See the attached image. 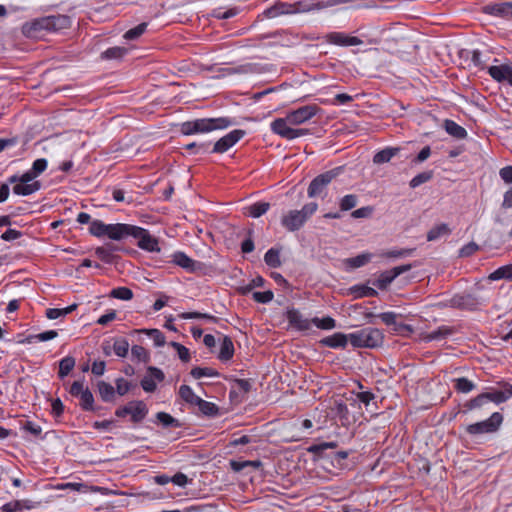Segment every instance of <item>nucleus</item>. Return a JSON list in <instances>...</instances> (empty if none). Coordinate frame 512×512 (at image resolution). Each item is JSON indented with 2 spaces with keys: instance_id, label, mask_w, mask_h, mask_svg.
<instances>
[{
  "instance_id": "64",
  "label": "nucleus",
  "mask_w": 512,
  "mask_h": 512,
  "mask_svg": "<svg viewBox=\"0 0 512 512\" xmlns=\"http://www.w3.org/2000/svg\"><path fill=\"white\" fill-rule=\"evenodd\" d=\"M47 168V160L44 158L36 159L33 164L32 168L30 169L34 175L39 176L41 173H43Z\"/></svg>"
},
{
  "instance_id": "23",
  "label": "nucleus",
  "mask_w": 512,
  "mask_h": 512,
  "mask_svg": "<svg viewBox=\"0 0 512 512\" xmlns=\"http://www.w3.org/2000/svg\"><path fill=\"white\" fill-rule=\"evenodd\" d=\"M349 341V334H343L341 332L334 333L333 335L327 336L321 340V344L329 348H345Z\"/></svg>"
},
{
  "instance_id": "40",
  "label": "nucleus",
  "mask_w": 512,
  "mask_h": 512,
  "mask_svg": "<svg viewBox=\"0 0 512 512\" xmlns=\"http://www.w3.org/2000/svg\"><path fill=\"white\" fill-rule=\"evenodd\" d=\"M489 280L498 281L501 279H509L512 280V264L504 265L497 268L489 275Z\"/></svg>"
},
{
  "instance_id": "1",
  "label": "nucleus",
  "mask_w": 512,
  "mask_h": 512,
  "mask_svg": "<svg viewBox=\"0 0 512 512\" xmlns=\"http://www.w3.org/2000/svg\"><path fill=\"white\" fill-rule=\"evenodd\" d=\"M340 0H327L320 2H311L310 0H299L294 3L278 1L274 5L266 8L262 15L265 18H275L281 15H291L297 13L320 10L338 4Z\"/></svg>"
},
{
  "instance_id": "44",
  "label": "nucleus",
  "mask_w": 512,
  "mask_h": 512,
  "mask_svg": "<svg viewBox=\"0 0 512 512\" xmlns=\"http://www.w3.org/2000/svg\"><path fill=\"white\" fill-rule=\"evenodd\" d=\"M453 382L455 390L460 393H469L476 387L474 382L465 377L456 378Z\"/></svg>"
},
{
  "instance_id": "22",
  "label": "nucleus",
  "mask_w": 512,
  "mask_h": 512,
  "mask_svg": "<svg viewBox=\"0 0 512 512\" xmlns=\"http://www.w3.org/2000/svg\"><path fill=\"white\" fill-rule=\"evenodd\" d=\"M378 317L382 320V322L387 326H394V331L402 332L404 330L412 332V327L408 324L397 323L396 319L398 315L395 312H383L378 314Z\"/></svg>"
},
{
  "instance_id": "18",
  "label": "nucleus",
  "mask_w": 512,
  "mask_h": 512,
  "mask_svg": "<svg viewBox=\"0 0 512 512\" xmlns=\"http://www.w3.org/2000/svg\"><path fill=\"white\" fill-rule=\"evenodd\" d=\"M326 42L338 46H357L362 44V40L355 36L346 35L343 32H331L325 36Z\"/></svg>"
},
{
  "instance_id": "20",
  "label": "nucleus",
  "mask_w": 512,
  "mask_h": 512,
  "mask_svg": "<svg viewBox=\"0 0 512 512\" xmlns=\"http://www.w3.org/2000/svg\"><path fill=\"white\" fill-rule=\"evenodd\" d=\"M488 74L497 82H507L512 85V67L510 65L490 66Z\"/></svg>"
},
{
  "instance_id": "60",
  "label": "nucleus",
  "mask_w": 512,
  "mask_h": 512,
  "mask_svg": "<svg viewBox=\"0 0 512 512\" xmlns=\"http://www.w3.org/2000/svg\"><path fill=\"white\" fill-rule=\"evenodd\" d=\"M58 335V333L55 331V330H48V331H45V332H42V333H39L37 335H33V336H29L26 338V342L27 343H32V340L33 339H36L38 341H49V340H52L54 338H56Z\"/></svg>"
},
{
  "instance_id": "58",
  "label": "nucleus",
  "mask_w": 512,
  "mask_h": 512,
  "mask_svg": "<svg viewBox=\"0 0 512 512\" xmlns=\"http://www.w3.org/2000/svg\"><path fill=\"white\" fill-rule=\"evenodd\" d=\"M131 355L134 359L142 362H148L150 360V356L146 349L140 345H133L131 348Z\"/></svg>"
},
{
  "instance_id": "8",
  "label": "nucleus",
  "mask_w": 512,
  "mask_h": 512,
  "mask_svg": "<svg viewBox=\"0 0 512 512\" xmlns=\"http://www.w3.org/2000/svg\"><path fill=\"white\" fill-rule=\"evenodd\" d=\"M343 168L342 167H336L334 169H331L329 171H326L322 174H319L316 176L309 184L307 189V195L310 198H314L317 196H321L327 186L337 177L341 174Z\"/></svg>"
},
{
  "instance_id": "7",
  "label": "nucleus",
  "mask_w": 512,
  "mask_h": 512,
  "mask_svg": "<svg viewBox=\"0 0 512 512\" xmlns=\"http://www.w3.org/2000/svg\"><path fill=\"white\" fill-rule=\"evenodd\" d=\"M148 407L142 400H132L124 406H120L115 410V416L125 418L130 416V421L134 424L141 423L148 415Z\"/></svg>"
},
{
  "instance_id": "26",
  "label": "nucleus",
  "mask_w": 512,
  "mask_h": 512,
  "mask_svg": "<svg viewBox=\"0 0 512 512\" xmlns=\"http://www.w3.org/2000/svg\"><path fill=\"white\" fill-rule=\"evenodd\" d=\"M96 387L103 402H114L116 397L115 388L110 383L101 380L97 382Z\"/></svg>"
},
{
  "instance_id": "6",
  "label": "nucleus",
  "mask_w": 512,
  "mask_h": 512,
  "mask_svg": "<svg viewBox=\"0 0 512 512\" xmlns=\"http://www.w3.org/2000/svg\"><path fill=\"white\" fill-rule=\"evenodd\" d=\"M125 229V223L105 224L103 221L96 219L91 221L89 233L95 237L107 236L111 240L120 241L124 239Z\"/></svg>"
},
{
  "instance_id": "46",
  "label": "nucleus",
  "mask_w": 512,
  "mask_h": 512,
  "mask_svg": "<svg viewBox=\"0 0 512 512\" xmlns=\"http://www.w3.org/2000/svg\"><path fill=\"white\" fill-rule=\"evenodd\" d=\"M128 50L125 47H111L102 52L101 57L103 59L111 60V59H121L127 54Z\"/></svg>"
},
{
  "instance_id": "42",
  "label": "nucleus",
  "mask_w": 512,
  "mask_h": 512,
  "mask_svg": "<svg viewBox=\"0 0 512 512\" xmlns=\"http://www.w3.org/2000/svg\"><path fill=\"white\" fill-rule=\"evenodd\" d=\"M264 261L267 266L271 268H278L281 266L280 251L276 248H270L264 255Z\"/></svg>"
},
{
  "instance_id": "32",
  "label": "nucleus",
  "mask_w": 512,
  "mask_h": 512,
  "mask_svg": "<svg viewBox=\"0 0 512 512\" xmlns=\"http://www.w3.org/2000/svg\"><path fill=\"white\" fill-rule=\"evenodd\" d=\"M400 152V148L398 147H387L379 152H377L373 157V162L375 164H384L389 162L394 156H396Z\"/></svg>"
},
{
  "instance_id": "50",
  "label": "nucleus",
  "mask_w": 512,
  "mask_h": 512,
  "mask_svg": "<svg viewBox=\"0 0 512 512\" xmlns=\"http://www.w3.org/2000/svg\"><path fill=\"white\" fill-rule=\"evenodd\" d=\"M147 26L148 24L146 22L140 23L137 26L126 31L123 37L126 40H136L145 33Z\"/></svg>"
},
{
  "instance_id": "14",
  "label": "nucleus",
  "mask_w": 512,
  "mask_h": 512,
  "mask_svg": "<svg viewBox=\"0 0 512 512\" xmlns=\"http://www.w3.org/2000/svg\"><path fill=\"white\" fill-rule=\"evenodd\" d=\"M320 108L317 105H305L287 114L291 125H300L313 118Z\"/></svg>"
},
{
  "instance_id": "45",
  "label": "nucleus",
  "mask_w": 512,
  "mask_h": 512,
  "mask_svg": "<svg viewBox=\"0 0 512 512\" xmlns=\"http://www.w3.org/2000/svg\"><path fill=\"white\" fill-rule=\"evenodd\" d=\"M338 447V443L336 441L330 442H321L319 444H313L307 448V452L312 453L317 456H322L323 452L327 449H334Z\"/></svg>"
},
{
  "instance_id": "57",
  "label": "nucleus",
  "mask_w": 512,
  "mask_h": 512,
  "mask_svg": "<svg viewBox=\"0 0 512 512\" xmlns=\"http://www.w3.org/2000/svg\"><path fill=\"white\" fill-rule=\"evenodd\" d=\"M170 346L173 347L177 351L178 357L182 362L187 363L190 361L191 356H190V351L188 348H186L184 345H182L178 342H174V341L170 342Z\"/></svg>"
},
{
  "instance_id": "43",
  "label": "nucleus",
  "mask_w": 512,
  "mask_h": 512,
  "mask_svg": "<svg viewBox=\"0 0 512 512\" xmlns=\"http://www.w3.org/2000/svg\"><path fill=\"white\" fill-rule=\"evenodd\" d=\"M156 419L163 427L180 428L182 426L178 419L174 418L173 416L166 412H158L156 414Z\"/></svg>"
},
{
  "instance_id": "5",
  "label": "nucleus",
  "mask_w": 512,
  "mask_h": 512,
  "mask_svg": "<svg viewBox=\"0 0 512 512\" xmlns=\"http://www.w3.org/2000/svg\"><path fill=\"white\" fill-rule=\"evenodd\" d=\"M132 236L137 239V246L147 252H160L159 240L151 235L147 229L139 226L126 224L124 239Z\"/></svg>"
},
{
  "instance_id": "15",
  "label": "nucleus",
  "mask_w": 512,
  "mask_h": 512,
  "mask_svg": "<svg viewBox=\"0 0 512 512\" xmlns=\"http://www.w3.org/2000/svg\"><path fill=\"white\" fill-rule=\"evenodd\" d=\"M148 375L144 376L140 382L145 392L152 393L157 388V382H162L165 378L163 371L157 367L149 366L147 368Z\"/></svg>"
},
{
  "instance_id": "49",
  "label": "nucleus",
  "mask_w": 512,
  "mask_h": 512,
  "mask_svg": "<svg viewBox=\"0 0 512 512\" xmlns=\"http://www.w3.org/2000/svg\"><path fill=\"white\" fill-rule=\"evenodd\" d=\"M312 324L322 330H331L336 327V321L330 316L323 318L314 317L312 318Z\"/></svg>"
},
{
  "instance_id": "24",
  "label": "nucleus",
  "mask_w": 512,
  "mask_h": 512,
  "mask_svg": "<svg viewBox=\"0 0 512 512\" xmlns=\"http://www.w3.org/2000/svg\"><path fill=\"white\" fill-rule=\"evenodd\" d=\"M118 250L119 248L116 245L108 243L105 246L97 247L95 249V255L101 261L107 264H112L116 259L114 252Z\"/></svg>"
},
{
  "instance_id": "38",
  "label": "nucleus",
  "mask_w": 512,
  "mask_h": 512,
  "mask_svg": "<svg viewBox=\"0 0 512 512\" xmlns=\"http://www.w3.org/2000/svg\"><path fill=\"white\" fill-rule=\"evenodd\" d=\"M372 259L371 253H362L355 257H351L345 260V263L352 269L360 268Z\"/></svg>"
},
{
  "instance_id": "47",
  "label": "nucleus",
  "mask_w": 512,
  "mask_h": 512,
  "mask_svg": "<svg viewBox=\"0 0 512 512\" xmlns=\"http://www.w3.org/2000/svg\"><path fill=\"white\" fill-rule=\"evenodd\" d=\"M190 375L194 379H200L202 377H218L220 374L213 368L209 367H194L190 371Z\"/></svg>"
},
{
  "instance_id": "3",
  "label": "nucleus",
  "mask_w": 512,
  "mask_h": 512,
  "mask_svg": "<svg viewBox=\"0 0 512 512\" xmlns=\"http://www.w3.org/2000/svg\"><path fill=\"white\" fill-rule=\"evenodd\" d=\"M318 204L310 202L305 204L301 210H290L281 218V225L289 232L300 230L308 219L317 211Z\"/></svg>"
},
{
  "instance_id": "34",
  "label": "nucleus",
  "mask_w": 512,
  "mask_h": 512,
  "mask_svg": "<svg viewBox=\"0 0 512 512\" xmlns=\"http://www.w3.org/2000/svg\"><path fill=\"white\" fill-rule=\"evenodd\" d=\"M395 276L392 270H386L380 273L377 279H375L372 284L380 290H385L388 286L395 280Z\"/></svg>"
},
{
  "instance_id": "56",
  "label": "nucleus",
  "mask_w": 512,
  "mask_h": 512,
  "mask_svg": "<svg viewBox=\"0 0 512 512\" xmlns=\"http://www.w3.org/2000/svg\"><path fill=\"white\" fill-rule=\"evenodd\" d=\"M115 384H116L115 394H118L119 396H124L135 386L131 382L125 380L122 377L117 378L115 380Z\"/></svg>"
},
{
  "instance_id": "2",
  "label": "nucleus",
  "mask_w": 512,
  "mask_h": 512,
  "mask_svg": "<svg viewBox=\"0 0 512 512\" xmlns=\"http://www.w3.org/2000/svg\"><path fill=\"white\" fill-rule=\"evenodd\" d=\"M231 125H233V121L228 117L199 118L181 123L179 131L183 135H193L225 129Z\"/></svg>"
},
{
  "instance_id": "19",
  "label": "nucleus",
  "mask_w": 512,
  "mask_h": 512,
  "mask_svg": "<svg viewBox=\"0 0 512 512\" xmlns=\"http://www.w3.org/2000/svg\"><path fill=\"white\" fill-rule=\"evenodd\" d=\"M451 307L465 310H474L479 305L477 297L472 294H456L450 300Z\"/></svg>"
},
{
  "instance_id": "36",
  "label": "nucleus",
  "mask_w": 512,
  "mask_h": 512,
  "mask_svg": "<svg viewBox=\"0 0 512 512\" xmlns=\"http://www.w3.org/2000/svg\"><path fill=\"white\" fill-rule=\"evenodd\" d=\"M76 361L72 356H66L59 362L58 376L60 379H64L75 367Z\"/></svg>"
},
{
  "instance_id": "59",
  "label": "nucleus",
  "mask_w": 512,
  "mask_h": 512,
  "mask_svg": "<svg viewBox=\"0 0 512 512\" xmlns=\"http://www.w3.org/2000/svg\"><path fill=\"white\" fill-rule=\"evenodd\" d=\"M210 144L207 142L196 143L192 142L185 146V149L191 151L194 154H204L209 152Z\"/></svg>"
},
{
  "instance_id": "31",
  "label": "nucleus",
  "mask_w": 512,
  "mask_h": 512,
  "mask_svg": "<svg viewBox=\"0 0 512 512\" xmlns=\"http://www.w3.org/2000/svg\"><path fill=\"white\" fill-rule=\"evenodd\" d=\"M453 333H454L453 328H451L449 326L442 325V326L438 327L437 329H435L431 332H428L424 336V340H426V341L443 340V339H446L448 336L452 335Z\"/></svg>"
},
{
  "instance_id": "52",
  "label": "nucleus",
  "mask_w": 512,
  "mask_h": 512,
  "mask_svg": "<svg viewBox=\"0 0 512 512\" xmlns=\"http://www.w3.org/2000/svg\"><path fill=\"white\" fill-rule=\"evenodd\" d=\"M239 13V10L237 8H229L224 10L223 8L219 7L212 11L211 15L212 17L224 20V19H230L234 16H236Z\"/></svg>"
},
{
  "instance_id": "51",
  "label": "nucleus",
  "mask_w": 512,
  "mask_h": 512,
  "mask_svg": "<svg viewBox=\"0 0 512 512\" xmlns=\"http://www.w3.org/2000/svg\"><path fill=\"white\" fill-rule=\"evenodd\" d=\"M109 296L112 298L128 301L133 298V292L128 287H117L111 290Z\"/></svg>"
},
{
  "instance_id": "48",
  "label": "nucleus",
  "mask_w": 512,
  "mask_h": 512,
  "mask_svg": "<svg viewBox=\"0 0 512 512\" xmlns=\"http://www.w3.org/2000/svg\"><path fill=\"white\" fill-rule=\"evenodd\" d=\"M270 208V204L268 202H256L249 206V216L253 218H259L264 215Z\"/></svg>"
},
{
  "instance_id": "27",
  "label": "nucleus",
  "mask_w": 512,
  "mask_h": 512,
  "mask_svg": "<svg viewBox=\"0 0 512 512\" xmlns=\"http://www.w3.org/2000/svg\"><path fill=\"white\" fill-rule=\"evenodd\" d=\"M233 355H234L233 341L230 337L224 336V338L221 342L218 359L222 362H227L233 357Z\"/></svg>"
},
{
  "instance_id": "62",
  "label": "nucleus",
  "mask_w": 512,
  "mask_h": 512,
  "mask_svg": "<svg viewBox=\"0 0 512 512\" xmlns=\"http://www.w3.org/2000/svg\"><path fill=\"white\" fill-rule=\"evenodd\" d=\"M252 296L256 302L266 304L273 300L274 294L271 290H267L264 292H254Z\"/></svg>"
},
{
  "instance_id": "37",
  "label": "nucleus",
  "mask_w": 512,
  "mask_h": 512,
  "mask_svg": "<svg viewBox=\"0 0 512 512\" xmlns=\"http://www.w3.org/2000/svg\"><path fill=\"white\" fill-rule=\"evenodd\" d=\"M199 411L208 417H215L219 414V407L213 403L203 400L202 398L197 404Z\"/></svg>"
},
{
  "instance_id": "4",
  "label": "nucleus",
  "mask_w": 512,
  "mask_h": 512,
  "mask_svg": "<svg viewBox=\"0 0 512 512\" xmlns=\"http://www.w3.org/2000/svg\"><path fill=\"white\" fill-rule=\"evenodd\" d=\"M384 335L377 328H363L349 334V341L355 348H377L382 345Z\"/></svg>"
},
{
  "instance_id": "33",
  "label": "nucleus",
  "mask_w": 512,
  "mask_h": 512,
  "mask_svg": "<svg viewBox=\"0 0 512 512\" xmlns=\"http://www.w3.org/2000/svg\"><path fill=\"white\" fill-rule=\"evenodd\" d=\"M451 234V229L446 223H441L431 228L427 233L428 241H437L441 237Z\"/></svg>"
},
{
  "instance_id": "61",
  "label": "nucleus",
  "mask_w": 512,
  "mask_h": 512,
  "mask_svg": "<svg viewBox=\"0 0 512 512\" xmlns=\"http://www.w3.org/2000/svg\"><path fill=\"white\" fill-rule=\"evenodd\" d=\"M487 398H488V396L485 393L479 394L475 398L469 400L465 404V407L468 410H473V409L479 408L488 402Z\"/></svg>"
},
{
  "instance_id": "21",
  "label": "nucleus",
  "mask_w": 512,
  "mask_h": 512,
  "mask_svg": "<svg viewBox=\"0 0 512 512\" xmlns=\"http://www.w3.org/2000/svg\"><path fill=\"white\" fill-rule=\"evenodd\" d=\"M172 262L185 269L187 272H194L197 269L198 262L190 258L182 251H177L172 255Z\"/></svg>"
},
{
  "instance_id": "25",
  "label": "nucleus",
  "mask_w": 512,
  "mask_h": 512,
  "mask_svg": "<svg viewBox=\"0 0 512 512\" xmlns=\"http://www.w3.org/2000/svg\"><path fill=\"white\" fill-rule=\"evenodd\" d=\"M51 32L67 29L71 26V18L67 15L57 14L47 16Z\"/></svg>"
},
{
  "instance_id": "28",
  "label": "nucleus",
  "mask_w": 512,
  "mask_h": 512,
  "mask_svg": "<svg viewBox=\"0 0 512 512\" xmlns=\"http://www.w3.org/2000/svg\"><path fill=\"white\" fill-rule=\"evenodd\" d=\"M179 397L190 406H197L201 397L196 395L192 388L186 384H183L179 387L178 390Z\"/></svg>"
},
{
  "instance_id": "29",
  "label": "nucleus",
  "mask_w": 512,
  "mask_h": 512,
  "mask_svg": "<svg viewBox=\"0 0 512 512\" xmlns=\"http://www.w3.org/2000/svg\"><path fill=\"white\" fill-rule=\"evenodd\" d=\"M444 129L449 135L456 139H465L467 137L466 129L453 120L446 119L444 121Z\"/></svg>"
},
{
  "instance_id": "12",
  "label": "nucleus",
  "mask_w": 512,
  "mask_h": 512,
  "mask_svg": "<svg viewBox=\"0 0 512 512\" xmlns=\"http://www.w3.org/2000/svg\"><path fill=\"white\" fill-rule=\"evenodd\" d=\"M246 132L242 129H235L230 131L228 134L221 137L218 141L215 142L211 153L222 154L227 152L231 147H233L238 141H240Z\"/></svg>"
},
{
  "instance_id": "35",
  "label": "nucleus",
  "mask_w": 512,
  "mask_h": 512,
  "mask_svg": "<svg viewBox=\"0 0 512 512\" xmlns=\"http://www.w3.org/2000/svg\"><path fill=\"white\" fill-rule=\"evenodd\" d=\"M133 332L139 333V334L140 333L147 334L148 336H150L153 339L154 345L156 347H162L166 343L165 335L158 329H138V330H134Z\"/></svg>"
},
{
  "instance_id": "11",
  "label": "nucleus",
  "mask_w": 512,
  "mask_h": 512,
  "mask_svg": "<svg viewBox=\"0 0 512 512\" xmlns=\"http://www.w3.org/2000/svg\"><path fill=\"white\" fill-rule=\"evenodd\" d=\"M73 397L80 399V407L83 411L95 412L97 408L94 405V396L88 387L84 388L83 382L74 381L69 389Z\"/></svg>"
},
{
  "instance_id": "55",
  "label": "nucleus",
  "mask_w": 512,
  "mask_h": 512,
  "mask_svg": "<svg viewBox=\"0 0 512 512\" xmlns=\"http://www.w3.org/2000/svg\"><path fill=\"white\" fill-rule=\"evenodd\" d=\"M358 203V197L355 194L345 195L339 203L341 211H349L353 209Z\"/></svg>"
},
{
  "instance_id": "53",
  "label": "nucleus",
  "mask_w": 512,
  "mask_h": 512,
  "mask_svg": "<svg viewBox=\"0 0 512 512\" xmlns=\"http://www.w3.org/2000/svg\"><path fill=\"white\" fill-rule=\"evenodd\" d=\"M113 350L118 357H126L129 351V342L124 338L117 339L113 344Z\"/></svg>"
},
{
  "instance_id": "9",
  "label": "nucleus",
  "mask_w": 512,
  "mask_h": 512,
  "mask_svg": "<svg viewBox=\"0 0 512 512\" xmlns=\"http://www.w3.org/2000/svg\"><path fill=\"white\" fill-rule=\"evenodd\" d=\"M502 422L503 415L494 412L488 419L468 425L466 432L472 436L494 433L500 428Z\"/></svg>"
},
{
  "instance_id": "10",
  "label": "nucleus",
  "mask_w": 512,
  "mask_h": 512,
  "mask_svg": "<svg viewBox=\"0 0 512 512\" xmlns=\"http://www.w3.org/2000/svg\"><path fill=\"white\" fill-rule=\"evenodd\" d=\"M288 116L285 118H277L271 122L270 128L274 134L281 136L287 140H293L309 134V130L305 128L290 127Z\"/></svg>"
},
{
  "instance_id": "63",
  "label": "nucleus",
  "mask_w": 512,
  "mask_h": 512,
  "mask_svg": "<svg viewBox=\"0 0 512 512\" xmlns=\"http://www.w3.org/2000/svg\"><path fill=\"white\" fill-rule=\"evenodd\" d=\"M414 251V248L394 249L386 252L385 256L388 258H402L410 256Z\"/></svg>"
},
{
  "instance_id": "54",
  "label": "nucleus",
  "mask_w": 512,
  "mask_h": 512,
  "mask_svg": "<svg viewBox=\"0 0 512 512\" xmlns=\"http://www.w3.org/2000/svg\"><path fill=\"white\" fill-rule=\"evenodd\" d=\"M432 177H433L432 171L421 172L411 179L409 185L411 188H416V187L430 181L432 179Z\"/></svg>"
},
{
  "instance_id": "13",
  "label": "nucleus",
  "mask_w": 512,
  "mask_h": 512,
  "mask_svg": "<svg viewBox=\"0 0 512 512\" xmlns=\"http://www.w3.org/2000/svg\"><path fill=\"white\" fill-rule=\"evenodd\" d=\"M22 31L29 38H40L46 32L50 31V25L47 16L36 18L23 25Z\"/></svg>"
},
{
  "instance_id": "17",
  "label": "nucleus",
  "mask_w": 512,
  "mask_h": 512,
  "mask_svg": "<svg viewBox=\"0 0 512 512\" xmlns=\"http://www.w3.org/2000/svg\"><path fill=\"white\" fill-rule=\"evenodd\" d=\"M286 319L289 325L298 331H308L311 329L312 319L305 318L303 314L295 308L286 311Z\"/></svg>"
},
{
  "instance_id": "30",
  "label": "nucleus",
  "mask_w": 512,
  "mask_h": 512,
  "mask_svg": "<svg viewBox=\"0 0 512 512\" xmlns=\"http://www.w3.org/2000/svg\"><path fill=\"white\" fill-rule=\"evenodd\" d=\"M41 188V184L39 181H34L31 184L28 183H17L13 186V193L20 196H28Z\"/></svg>"
},
{
  "instance_id": "41",
  "label": "nucleus",
  "mask_w": 512,
  "mask_h": 512,
  "mask_svg": "<svg viewBox=\"0 0 512 512\" xmlns=\"http://www.w3.org/2000/svg\"><path fill=\"white\" fill-rule=\"evenodd\" d=\"M262 466V462L260 460H245V461H230V467L234 472H241L246 467H253L258 469Z\"/></svg>"
},
{
  "instance_id": "39",
  "label": "nucleus",
  "mask_w": 512,
  "mask_h": 512,
  "mask_svg": "<svg viewBox=\"0 0 512 512\" xmlns=\"http://www.w3.org/2000/svg\"><path fill=\"white\" fill-rule=\"evenodd\" d=\"M352 294L355 295V298H364V297H376L378 292L367 285H354L350 288Z\"/></svg>"
},
{
  "instance_id": "16",
  "label": "nucleus",
  "mask_w": 512,
  "mask_h": 512,
  "mask_svg": "<svg viewBox=\"0 0 512 512\" xmlns=\"http://www.w3.org/2000/svg\"><path fill=\"white\" fill-rule=\"evenodd\" d=\"M484 14L510 20L511 2H490L481 7Z\"/></svg>"
}]
</instances>
